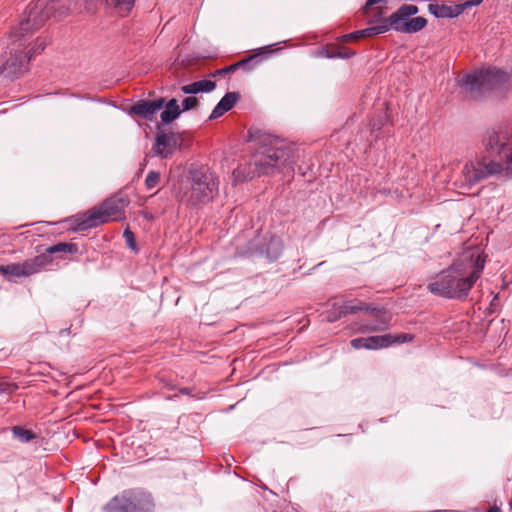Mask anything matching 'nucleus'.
Segmentation results:
<instances>
[{
    "label": "nucleus",
    "mask_w": 512,
    "mask_h": 512,
    "mask_svg": "<svg viewBox=\"0 0 512 512\" xmlns=\"http://www.w3.org/2000/svg\"><path fill=\"white\" fill-rule=\"evenodd\" d=\"M154 506L150 493L133 489L112 498L104 506V509L107 512H152Z\"/></svg>",
    "instance_id": "0eeeda50"
},
{
    "label": "nucleus",
    "mask_w": 512,
    "mask_h": 512,
    "mask_svg": "<svg viewBox=\"0 0 512 512\" xmlns=\"http://www.w3.org/2000/svg\"><path fill=\"white\" fill-rule=\"evenodd\" d=\"M176 147V138L173 133H158L153 145L155 155L162 158H168L172 155Z\"/></svg>",
    "instance_id": "dca6fc26"
},
{
    "label": "nucleus",
    "mask_w": 512,
    "mask_h": 512,
    "mask_svg": "<svg viewBox=\"0 0 512 512\" xmlns=\"http://www.w3.org/2000/svg\"><path fill=\"white\" fill-rule=\"evenodd\" d=\"M160 182V173L154 170L150 171L145 179L147 189L155 188Z\"/></svg>",
    "instance_id": "c85d7f7f"
},
{
    "label": "nucleus",
    "mask_w": 512,
    "mask_h": 512,
    "mask_svg": "<svg viewBox=\"0 0 512 512\" xmlns=\"http://www.w3.org/2000/svg\"><path fill=\"white\" fill-rule=\"evenodd\" d=\"M244 168L238 167L236 170H234L233 174L236 177H239L241 174H243Z\"/></svg>",
    "instance_id": "c9c22d12"
},
{
    "label": "nucleus",
    "mask_w": 512,
    "mask_h": 512,
    "mask_svg": "<svg viewBox=\"0 0 512 512\" xmlns=\"http://www.w3.org/2000/svg\"><path fill=\"white\" fill-rule=\"evenodd\" d=\"M483 146L486 154L466 162L455 182L462 193L491 176L512 177V126L488 131Z\"/></svg>",
    "instance_id": "f257e3e1"
},
{
    "label": "nucleus",
    "mask_w": 512,
    "mask_h": 512,
    "mask_svg": "<svg viewBox=\"0 0 512 512\" xmlns=\"http://www.w3.org/2000/svg\"><path fill=\"white\" fill-rule=\"evenodd\" d=\"M342 305L345 308L344 312H346V314H353V313H356L358 311H363V310L370 311V309H371L368 304H366L365 302L360 301V300L347 301Z\"/></svg>",
    "instance_id": "a878e982"
},
{
    "label": "nucleus",
    "mask_w": 512,
    "mask_h": 512,
    "mask_svg": "<svg viewBox=\"0 0 512 512\" xmlns=\"http://www.w3.org/2000/svg\"><path fill=\"white\" fill-rule=\"evenodd\" d=\"M370 311L374 316L375 321L363 324L360 328L361 332H377L384 331L389 328L392 317L387 311L380 308H372Z\"/></svg>",
    "instance_id": "2eb2a0df"
},
{
    "label": "nucleus",
    "mask_w": 512,
    "mask_h": 512,
    "mask_svg": "<svg viewBox=\"0 0 512 512\" xmlns=\"http://www.w3.org/2000/svg\"><path fill=\"white\" fill-rule=\"evenodd\" d=\"M412 339L413 336L406 333H401L398 335L385 334L379 336H369L367 337V349L386 348L393 343H405L411 341Z\"/></svg>",
    "instance_id": "4468645a"
},
{
    "label": "nucleus",
    "mask_w": 512,
    "mask_h": 512,
    "mask_svg": "<svg viewBox=\"0 0 512 512\" xmlns=\"http://www.w3.org/2000/svg\"><path fill=\"white\" fill-rule=\"evenodd\" d=\"M351 346L355 349H367V337H360L351 340Z\"/></svg>",
    "instance_id": "473e14b6"
},
{
    "label": "nucleus",
    "mask_w": 512,
    "mask_h": 512,
    "mask_svg": "<svg viewBox=\"0 0 512 512\" xmlns=\"http://www.w3.org/2000/svg\"><path fill=\"white\" fill-rule=\"evenodd\" d=\"M485 266V259L480 255L474 260L472 271L464 273L454 264L443 270L428 283V290L447 299H465L475 282L480 278Z\"/></svg>",
    "instance_id": "7ed1b4c3"
},
{
    "label": "nucleus",
    "mask_w": 512,
    "mask_h": 512,
    "mask_svg": "<svg viewBox=\"0 0 512 512\" xmlns=\"http://www.w3.org/2000/svg\"><path fill=\"white\" fill-rule=\"evenodd\" d=\"M218 178L206 167H192L181 190L182 202L196 206L207 204L218 194Z\"/></svg>",
    "instance_id": "39448f33"
},
{
    "label": "nucleus",
    "mask_w": 512,
    "mask_h": 512,
    "mask_svg": "<svg viewBox=\"0 0 512 512\" xmlns=\"http://www.w3.org/2000/svg\"><path fill=\"white\" fill-rule=\"evenodd\" d=\"M294 145L284 139L270 134H262L257 139V149L252 157L249 171L245 178L251 179L261 174H274L286 167H291L296 161Z\"/></svg>",
    "instance_id": "f03ea898"
},
{
    "label": "nucleus",
    "mask_w": 512,
    "mask_h": 512,
    "mask_svg": "<svg viewBox=\"0 0 512 512\" xmlns=\"http://www.w3.org/2000/svg\"><path fill=\"white\" fill-rule=\"evenodd\" d=\"M165 109L161 112V121L165 124L171 123L177 119L182 110L180 109L176 99H170L167 103L164 102Z\"/></svg>",
    "instance_id": "412c9836"
},
{
    "label": "nucleus",
    "mask_w": 512,
    "mask_h": 512,
    "mask_svg": "<svg viewBox=\"0 0 512 512\" xmlns=\"http://www.w3.org/2000/svg\"><path fill=\"white\" fill-rule=\"evenodd\" d=\"M69 10H71V11H81L82 10V5L79 4L78 2H75L73 7L69 8Z\"/></svg>",
    "instance_id": "f704fd0d"
},
{
    "label": "nucleus",
    "mask_w": 512,
    "mask_h": 512,
    "mask_svg": "<svg viewBox=\"0 0 512 512\" xmlns=\"http://www.w3.org/2000/svg\"><path fill=\"white\" fill-rule=\"evenodd\" d=\"M418 13V7L412 4L402 5L387 19H381L380 26H386L385 32L393 29L402 33L403 27L410 20L409 17Z\"/></svg>",
    "instance_id": "9d476101"
},
{
    "label": "nucleus",
    "mask_w": 512,
    "mask_h": 512,
    "mask_svg": "<svg viewBox=\"0 0 512 512\" xmlns=\"http://www.w3.org/2000/svg\"><path fill=\"white\" fill-rule=\"evenodd\" d=\"M12 433L14 438L18 439L22 443H28L36 438L35 433L21 426H14L12 428Z\"/></svg>",
    "instance_id": "393cba45"
},
{
    "label": "nucleus",
    "mask_w": 512,
    "mask_h": 512,
    "mask_svg": "<svg viewBox=\"0 0 512 512\" xmlns=\"http://www.w3.org/2000/svg\"><path fill=\"white\" fill-rule=\"evenodd\" d=\"M385 29H386V26H380V24H378V25L370 26L368 28L347 34L344 36V39L346 41H348L350 39L358 40L360 38L371 37L374 35H379V34L385 33Z\"/></svg>",
    "instance_id": "4be33fe9"
},
{
    "label": "nucleus",
    "mask_w": 512,
    "mask_h": 512,
    "mask_svg": "<svg viewBox=\"0 0 512 512\" xmlns=\"http://www.w3.org/2000/svg\"><path fill=\"white\" fill-rule=\"evenodd\" d=\"M145 166H146V163H143V164L141 165L140 170H141V171H143V169L145 168Z\"/></svg>",
    "instance_id": "ea45409f"
},
{
    "label": "nucleus",
    "mask_w": 512,
    "mask_h": 512,
    "mask_svg": "<svg viewBox=\"0 0 512 512\" xmlns=\"http://www.w3.org/2000/svg\"><path fill=\"white\" fill-rule=\"evenodd\" d=\"M487 512H501V510L498 507L494 506L490 508Z\"/></svg>",
    "instance_id": "e433bc0d"
},
{
    "label": "nucleus",
    "mask_w": 512,
    "mask_h": 512,
    "mask_svg": "<svg viewBox=\"0 0 512 512\" xmlns=\"http://www.w3.org/2000/svg\"><path fill=\"white\" fill-rule=\"evenodd\" d=\"M123 236L126 240L128 247L135 250L136 242H135L134 233L129 228H126L123 232Z\"/></svg>",
    "instance_id": "2f4dec72"
},
{
    "label": "nucleus",
    "mask_w": 512,
    "mask_h": 512,
    "mask_svg": "<svg viewBox=\"0 0 512 512\" xmlns=\"http://www.w3.org/2000/svg\"><path fill=\"white\" fill-rule=\"evenodd\" d=\"M164 107V98L157 100H140L131 106L130 112L145 120L153 121L157 113Z\"/></svg>",
    "instance_id": "f8f14e48"
},
{
    "label": "nucleus",
    "mask_w": 512,
    "mask_h": 512,
    "mask_svg": "<svg viewBox=\"0 0 512 512\" xmlns=\"http://www.w3.org/2000/svg\"><path fill=\"white\" fill-rule=\"evenodd\" d=\"M429 10L437 18H453L460 15L463 8L461 6L430 5Z\"/></svg>",
    "instance_id": "aec40b11"
},
{
    "label": "nucleus",
    "mask_w": 512,
    "mask_h": 512,
    "mask_svg": "<svg viewBox=\"0 0 512 512\" xmlns=\"http://www.w3.org/2000/svg\"><path fill=\"white\" fill-rule=\"evenodd\" d=\"M54 5L48 0H37L29 8L27 16L20 22L18 36L24 37L25 34L38 30L50 17Z\"/></svg>",
    "instance_id": "6e6552de"
},
{
    "label": "nucleus",
    "mask_w": 512,
    "mask_h": 512,
    "mask_svg": "<svg viewBox=\"0 0 512 512\" xmlns=\"http://www.w3.org/2000/svg\"><path fill=\"white\" fill-rule=\"evenodd\" d=\"M29 59L25 53H15L0 67V74L17 76L28 69Z\"/></svg>",
    "instance_id": "ddd939ff"
},
{
    "label": "nucleus",
    "mask_w": 512,
    "mask_h": 512,
    "mask_svg": "<svg viewBox=\"0 0 512 512\" xmlns=\"http://www.w3.org/2000/svg\"><path fill=\"white\" fill-rule=\"evenodd\" d=\"M510 75L501 69L488 67L457 79L458 85L472 98L478 99L489 92H503L509 87Z\"/></svg>",
    "instance_id": "20e7f679"
},
{
    "label": "nucleus",
    "mask_w": 512,
    "mask_h": 512,
    "mask_svg": "<svg viewBox=\"0 0 512 512\" xmlns=\"http://www.w3.org/2000/svg\"><path fill=\"white\" fill-rule=\"evenodd\" d=\"M83 3L88 13H94L97 3H100L111 13L126 16L134 7L135 0H83Z\"/></svg>",
    "instance_id": "9b49d317"
},
{
    "label": "nucleus",
    "mask_w": 512,
    "mask_h": 512,
    "mask_svg": "<svg viewBox=\"0 0 512 512\" xmlns=\"http://www.w3.org/2000/svg\"><path fill=\"white\" fill-rule=\"evenodd\" d=\"M216 83L211 80H199L190 84L183 85L181 91L184 94H197L200 92H211L215 89Z\"/></svg>",
    "instance_id": "6ab92c4d"
},
{
    "label": "nucleus",
    "mask_w": 512,
    "mask_h": 512,
    "mask_svg": "<svg viewBox=\"0 0 512 512\" xmlns=\"http://www.w3.org/2000/svg\"><path fill=\"white\" fill-rule=\"evenodd\" d=\"M129 204V199L121 194H116L106 199L100 206L77 215L74 219L76 230H86L109 221L121 220L124 210Z\"/></svg>",
    "instance_id": "423d86ee"
},
{
    "label": "nucleus",
    "mask_w": 512,
    "mask_h": 512,
    "mask_svg": "<svg viewBox=\"0 0 512 512\" xmlns=\"http://www.w3.org/2000/svg\"><path fill=\"white\" fill-rule=\"evenodd\" d=\"M61 252L74 254L78 252V247L74 243L61 242L47 248L44 254H48L52 258V254Z\"/></svg>",
    "instance_id": "5701e85b"
},
{
    "label": "nucleus",
    "mask_w": 512,
    "mask_h": 512,
    "mask_svg": "<svg viewBox=\"0 0 512 512\" xmlns=\"http://www.w3.org/2000/svg\"><path fill=\"white\" fill-rule=\"evenodd\" d=\"M265 49L266 48H263L259 53L251 55V56H249V57H247V58L237 62L236 64H233V65H231L229 67H226L224 69H221V70H217L215 74L221 75V74H224V73L232 72V71H234L237 68H244L247 71L253 70L265 58V56L267 54Z\"/></svg>",
    "instance_id": "f3484780"
},
{
    "label": "nucleus",
    "mask_w": 512,
    "mask_h": 512,
    "mask_svg": "<svg viewBox=\"0 0 512 512\" xmlns=\"http://www.w3.org/2000/svg\"><path fill=\"white\" fill-rule=\"evenodd\" d=\"M354 54H355L354 52H351V53H349V54H346V55H345V57H350V56H352V55H354Z\"/></svg>",
    "instance_id": "58836bf2"
},
{
    "label": "nucleus",
    "mask_w": 512,
    "mask_h": 512,
    "mask_svg": "<svg viewBox=\"0 0 512 512\" xmlns=\"http://www.w3.org/2000/svg\"><path fill=\"white\" fill-rule=\"evenodd\" d=\"M482 0H472L471 4L478 5L481 3Z\"/></svg>",
    "instance_id": "4c0bfd02"
},
{
    "label": "nucleus",
    "mask_w": 512,
    "mask_h": 512,
    "mask_svg": "<svg viewBox=\"0 0 512 512\" xmlns=\"http://www.w3.org/2000/svg\"><path fill=\"white\" fill-rule=\"evenodd\" d=\"M427 24V20L424 17L411 18L402 29V33H416L422 30Z\"/></svg>",
    "instance_id": "b1692460"
},
{
    "label": "nucleus",
    "mask_w": 512,
    "mask_h": 512,
    "mask_svg": "<svg viewBox=\"0 0 512 512\" xmlns=\"http://www.w3.org/2000/svg\"><path fill=\"white\" fill-rule=\"evenodd\" d=\"M53 259L48 254H40L23 263L0 265V274L12 277H27L40 272L44 267L50 265Z\"/></svg>",
    "instance_id": "1a4fd4ad"
},
{
    "label": "nucleus",
    "mask_w": 512,
    "mask_h": 512,
    "mask_svg": "<svg viewBox=\"0 0 512 512\" xmlns=\"http://www.w3.org/2000/svg\"><path fill=\"white\" fill-rule=\"evenodd\" d=\"M239 98L240 96L236 92H229L225 94V96L218 102V104L213 109L212 113L209 116V119H217L221 117L224 113L231 110L235 106Z\"/></svg>",
    "instance_id": "a211bd4d"
},
{
    "label": "nucleus",
    "mask_w": 512,
    "mask_h": 512,
    "mask_svg": "<svg viewBox=\"0 0 512 512\" xmlns=\"http://www.w3.org/2000/svg\"><path fill=\"white\" fill-rule=\"evenodd\" d=\"M198 105V99L195 96L186 97L182 101L183 111H188L195 108Z\"/></svg>",
    "instance_id": "7c9ffc66"
},
{
    "label": "nucleus",
    "mask_w": 512,
    "mask_h": 512,
    "mask_svg": "<svg viewBox=\"0 0 512 512\" xmlns=\"http://www.w3.org/2000/svg\"><path fill=\"white\" fill-rule=\"evenodd\" d=\"M345 308L342 304L333 303L330 310L326 312V319L329 322H335L340 319L342 316L347 315Z\"/></svg>",
    "instance_id": "bb28decb"
},
{
    "label": "nucleus",
    "mask_w": 512,
    "mask_h": 512,
    "mask_svg": "<svg viewBox=\"0 0 512 512\" xmlns=\"http://www.w3.org/2000/svg\"><path fill=\"white\" fill-rule=\"evenodd\" d=\"M383 12L381 9H376L372 15H369L366 14L368 16V23L371 25V26H374V25H378L380 24V21L381 19H385L383 16H382Z\"/></svg>",
    "instance_id": "c756f323"
},
{
    "label": "nucleus",
    "mask_w": 512,
    "mask_h": 512,
    "mask_svg": "<svg viewBox=\"0 0 512 512\" xmlns=\"http://www.w3.org/2000/svg\"><path fill=\"white\" fill-rule=\"evenodd\" d=\"M47 44H48V42H47L46 38H42V37L37 38L36 41L34 42V44L25 53V54H27V58L29 59V61L31 60L32 57L41 53L45 49Z\"/></svg>",
    "instance_id": "cd10ccee"
},
{
    "label": "nucleus",
    "mask_w": 512,
    "mask_h": 512,
    "mask_svg": "<svg viewBox=\"0 0 512 512\" xmlns=\"http://www.w3.org/2000/svg\"><path fill=\"white\" fill-rule=\"evenodd\" d=\"M381 1L382 0H367L365 6L363 7V13L368 14V10L370 9V7L381 2Z\"/></svg>",
    "instance_id": "72a5a7b5"
}]
</instances>
